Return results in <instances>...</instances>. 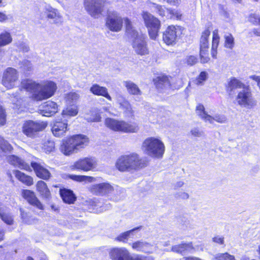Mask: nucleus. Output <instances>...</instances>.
<instances>
[{
	"instance_id": "obj_1",
	"label": "nucleus",
	"mask_w": 260,
	"mask_h": 260,
	"mask_svg": "<svg viewBox=\"0 0 260 260\" xmlns=\"http://www.w3.org/2000/svg\"><path fill=\"white\" fill-rule=\"evenodd\" d=\"M21 87L30 92L32 98L37 101L47 100L52 97L57 90L56 84L50 80L38 83L29 79H23L21 81Z\"/></svg>"
},
{
	"instance_id": "obj_2",
	"label": "nucleus",
	"mask_w": 260,
	"mask_h": 260,
	"mask_svg": "<svg viewBox=\"0 0 260 260\" xmlns=\"http://www.w3.org/2000/svg\"><path fill=\"white\" fill-rule=\"evenodd\" d=\"M145 166V160L134 152L120 156L116 162L117 169L121 172L138 170Z\"/></svg>"
},
{
	"instance_id": "obj_3",
	"label": "nucleus",
	"mask_w": 260,
	"mask_h": 260,
	"mask_svg": "<svg viewBox=\"0 0 260 260\" xmlns=\"http://www.w3.org/2000/svg\"><path fill=\"white\" fill-rule=\"evenodd\" d=\"M127 34L133 38L132 46L138 55H145L149 53V50L145 41V36L138 32L132 26L131 21L127 18L124 19Z\"/></svg>"
},
{
	"instance_id": "obj_4",
	"label": "nucleus",
	"mask_w": 260,
	"mask_h": 260,
	"mask_svg": "<svg viewBox=\"0 0 260 260\" xmlns=\"http://www.w3.org/2000/svg\"><path fill=\"white\" fill-rule=\"evenodd\" d=\"M142 149L147 155L157 158L162 157L165 146L162 141L156 137H148L143 142Z\"/></svg>"
},
{
	"instance_id": "obj_5",
	"label": "nucleus",
	"mask_w": 260,
	"mask_h": 260,
	"mask_svg": "<svg viewBox=\"0 0 260 260\" xmlns=\"http://www.w3.org/2000/svg\"><path fill=\"white\" fill-rule=\"evenodd\" d=\"M105 124L110 129L122 133H137L139 128L136 123H128L123 120H117L113 118H106Z\"/></svg>"
},
{
	"instance_id": "obj_6",
	"label": "nucleus",
	"mask_w": 260,
	"mask_h": 260,
	"mask_svg": "<svg viewBox=\"0 0 260 260\" xmlns=\"http://www.w3.org/2000/svg\"><path fill=\"white\" fill-rule=\"evenodd\" d=\"M236 103L242 108L251 109L257 105V101L253 96L251 89L248 87H243L240 90L235 98Z\"/></svg>"
},
{
	"instance_id": "obj_7",
	"label": "nucleus",
	"mask_w": 260,
	"mask_h": 260,
	"mask_svg": "<svg viewBox=\"0 0 260 260\" xmlns=\"http://www.w3.org/2000/svg\"><path fill=\"white\" fill-rule=\"evenodd\" d=\"M113 260H155L152 256H144L140 255H131L125 248H114L109 253Z\"/></svg>"
},
{
	"instance_id": "obj_8",
	"label": "nucleus",
	"mask_w": 260,
	"mask_h": 260,
	"mask_svg": "<svg viewBox=\"0 0 260 260\" xmlns=\"http://www.w3.org/2000/svg\"><path fill=\"white\" fill-rule=\"evenodd\" d=\"M46 122L41 121L26 120L22 126V132L27 137L35 138L38 133L44 130L47 126Z\"/></svg>"
},
{
	"instance_id": "obj_9",
	"label": "nucleus",
	"mask_w": 260,
	"mask_h": 260,
	"mask_svg": "<svg viewBox=\"0 0 260 260\" xmlns=\"http://www.w3.org/2000/svg\"><path fill=\"white\" fill-rule=\"evenodd\" d=\"M142 17L148 28L150 38L156 40L160 27V21L147 12H143Z\"/></svg>"
},
{
	"instance_id": "obj_10",
	"label": "nucleus",
	"mask_w": 260,
	"mask_h": 260,
	"mask_svg": "<svg viewBox=\"0 0 260 260\" xmlns=\"http://www.w3.org/2000/svg\"><path fill=\"white\" fill-rule=\"evenodd\" d=\"M196 113L206 123L213 124L214 121H216L222 123L226 121V118L224 115L216 114L214 116H211L208 114L202 104H199L196 107Z\"/></svg>"
},
{
	"instance_id": "obj_11",
	"label": "nucleus",
	"mask_w": 260,
	"mask_h": 260,
	"mask_svg": "<svg viewBox=\"0 0 260 260\" xmlns=\"http://www.w3.org/2000/svg\"><path fill=\"white\" fill-rule=\"evenodd\" d=\"M98 165L96 159L93 157L81 158L75 161L71 166L73 170L88 172L94 170Z\"/></svg>"
},
{
	"instance_id": "obj_12",
	"label": "nucleus",
	"mask_w": 260,
	"mask_h": 260,
	"mask_svg": "<svg viewBox=\"0 0 260 260\" xmlns=\"http://www.w3.org/2000/svg\"><path fill=\"white\" fill-rule=\"evenodd\" d=\"M18 79V71L13 68H7L3 73L2 84L7 89L13 88L16 85Z\"/></svg>"
},
{
	"instance_id": "obj_13",
	"label": "nucleus",
	"mask_w": 260,
	"mask_h": 260,
	"mask_svg": "<svg viewBox=\"0 0 260 260\" xmlns=\"http://www.w3.org/2000/svg\"><path fill=\"white\" fill-rule=\"evenodd\" d=\"M182 33L181 28L179 26H169L163 33V41L168 45L175 44Z\"/></svg>"
},
{
	"instance_id": "obj_14",
	"label": "nucleus",
	"mask_w": 260,
	"mask_h": 260,
	"mask_svg": "<svg viewBox=\"0 0 260 260\" xmlns=\"http://www.w3.org/2000/svg\"><path fill=\"white\" fill-rule=\"evenodd\" d=\"M105 3L104 0H84V7L91 16L97 17L103 12Z\"/></svg>"
},
{
	"instance_id": "obj_15",
	"label": "nucleus",
	"mask_w": 260,
	"mask_h": 260,
	"mask_svg": "<svg viewBox=\"0 0 260 260\" xmlns=\"http://www.w3.org/2000/svg\"><path fill=\"white\" fill-rule=\"evenodd\" d=\"M106 25L110 30L118 32L121 29L122 19L117 13H109L107 18Z\"/></svg>"
},
{
	"instance_id": "obj_16",
	"label": "nucleus",
	"mask_w": 260,
	"mask_h": 260,
	"mask_svg": "<svg viewBox=\"0 0 260 260\" xmlns=\"http://www.w3.org/2000/svg\"><path fill=\"white\" fill-rule=\"evenodd\" d=\"M90 190L95 195L108 196L114 191V187L109 182H105L92 185Z\"/></svg>"
},
{
	"instance_id": "obj_17",
	"label": "nucleus",
	"mask_w": 260,
	"mask_h": 260,
	"mask_svg": "<svg viewBox=\"0 0 260 260\" xmlns=\"http://www.w3.org/2000/svg\"><path fill=\"white\" fill-rule=\"evenodd\" d=\"M58 110L57 104L52 101L46 102L39 107L40 114L46 117L54 115L58 111Z\"/></svg>"
},
{
	"instance_id": "obj_18",
	"label": "nucleus",
	"mask_w": 260,
	"mask_h": 260,
	"mask_svg": "<svg viewBox=\"0 0 260 260\" xmlns=\"http://www.w3.org/2000/svg\"><path fill=\"white\" fill-rule=\"evenodd\" d=\"M22 197L31 205L40 210L43 209V206L39 201L34 191L28 189H23L21 191Z\"/></svg>"
},
{
	"instance_id": "obj_19",
	"label": "nucleus",
	"mask_w": 260,
	"mask_h": 260,
	"mask_svg": "<svg viewBox=\"0 0 260 260\" xmlns=\"http://www.w3.org/2000/svg\"><path fill=\"white\" fill-rule=\"evenodd\" d=\"M59 150L64 155L67 156L77 152L71 137L62 140Z\"/></svg>"
},
{
	"instance_id": "obj_20",
	"label": "nucleus",
	"mask_w": 260,
	"mask_h": 260,
	"mask_svg": "<svg viewBox=\"0 0 260 260\" xmlns=\"http://www.w3.org/2000/svg\"><path fill=\"white\" fill-rule=\"evenodd\" d=\"M31 167L34 169L36 175L43 179H48L51 175L50 172L41 164L31 162Z\"/></svg>"
},
{
	"instance_id": "obj_21",
	"label": "nucleus",
	"mask_w": 260,
	"mask_h": 260,
	"mask_svg": "<svg viewBox=\"0 0 260 260\" xmlns=\"http://www.w3.org/2000/svg\"><path fill=\"white\" fill-rule=\"evenodd\" d=\"M8 161L15 167H18L20 169L26 171H31V167L23 161V160L15 155H9L7 157Z\"/></svg>"
},
{
	"instance_id": "obj_22",
	"label": "nucleus",
	"mask_w": 260,
	"mask_h": 260,
	"mask_svg": "<svg viewBox=\"0 0 260 260\" xmlns=\"http://www.w3.org/2000/svg\"><path fill=\"white\" fill-rule=\"evenodd\" d=\"M68 131V123L67 122L56 121L52 127V132L55 137L63 136Z\"/></svg>"
},
{
	"instance_id": "obj_23",
	"label": "nucleus",
	"mask_w": 260,
	"mask_h": 260,
	"mask_svg": "<svg viewBox=\"0 0 260 260\" xmlns=\"http://www.w3.org/2000/svg\"><path fill=\"white\" fill-rule=\"evenodd\" d=\"M116 99L117 103L120 105V107L123 110L125 114L128 117H133L134 112L128 101L121 95H117Z\"/></svg>"
},
{
	"instance_id": "obj_24",
	"label": "nucleus",
	"mask_w": 260,
	"mask_h": 260,
	"mask_svg": "<svg viewBox=\"0 0 260 260\" xmlns=\"http://www.w3.org/2000/svg\"><path fill=\"white\" fill-rule=\"evenodd\" d=\"M132 248L138 251L145 253H152L153 252V246L143 241H138L131 244Z\"/></svg>"
},
{
	"instance_id": "obj_25",
	"label": "nucleus",
	"mask_w": 260,
	"mask_h": 260,
	"mask_svg": "<svg viewBox=\"0 0 260 260\" xmlns=\"http://www.w3.org/2000/svg\"><path fill=\"white\" fill-rule=\"evenodd\" d=\"M71 138L73 140V144L74 145L77 152H78L80 149L86 146L89 143L88 138L83 135H77L71 137Z\"/></svg>"
},
{
	"instance_id": "obj_26",
	"label": "nucleus",
	"mask_w": 260,
	"mask_h": 260,
	"mask_svg": "<svg viewBox=\"0 0 260 260\" xmlns=\"http://www.w3.org/2000/svg\"><path fill=\"white\" fill-rule=\"evenodd\" d=\"M90 91L94 95L102 96L109 101H112V98L109 94L107 88L105 87L94 84L90 88Z\"/></svg>"
},
{
	"instance_id": "obj_27",
	"label": "nucleus",
	"mask_w": 260,
	"mask_h": 260,
	"mask_svg": "<svg viewBox=\"0 0 260 260\" xmlns=\"http://www.w3.org/2000/svg\"><path fill=\"white\" fill-rule=\"evenodd\" d=\"M171 250L178 253H183L186 252H192L195 248L192 246V243H183L172 246Z\"/></svg>"
},
{
	"instance_id": "obj_28",
	"label": "nucleus",
	"mask_w": 260,
	"mask_h": 260,
	"mask_svg": "<svg viewBox=\"0 0 260 260\" xmlns=\"http://www.w3.org/2000/svg\"><path fill=\"white\" fill-rule=\"evenodd\" d=\"M45 13L48 18L52 19L55 23H58L61 21V17L58 11L50 6L45 7Z\"/></svg>"
},
{
	"instance_id": "obj_29",
	"label": "nucleus",
	"mask_w": 260,
	"mask_h": 260,
	"mask_svg": "<svg viewBox=\"0 0 260 260\" xmlns=\"http://www.w3.org/2000/svg\"><path fill=\"white\" fill-rule=\"evenodd\" d=\"M154 81L156 88L159 90L168 88L171 86L169 78L166 76L158 77Z\"/></svg>"
},
{
	"instance_id": "obj_30",
	"label": "nucleus",
	"mask_w": 260,
	"mask_h": 260,
	"mask_svg": "<svg viewBox=\"0 0 260 260\" xmlns=\"http://www.w3.org/2000/svg\"><path fill=\"white\" fill-rule=\"evenodd\" d=\"M244 85L240 80L233 78L228 82L226 90L230 95H232L235 90L244 87Z\"/></svg>"
},
{
	"instance_id": "obj_31",
	"label": "nucleus",
	"mask_w": 260,
	"mask_h": 260,
	"mask_svg": "<svg viewBox=\"0 0 260 260\" xmlns=\"http://www.w3.org/2000/svg\"><path fill=\"white\" fill-rule=\"evenodd\" d=\"M14 174L16 178L24 184L30 186L33 184V179L30 176H27L18 170L14 171Z\"/></svg>"
},
{
	"instance_id": "obj_32",
	"label": "nucleus",
	"mask_w": 260,
	"mask_h": 260,
	"mask_svg": "<svg viewBox=\"0 0 260 260\" xmlns=\"http://www.w3.org/2000/svg\"><path fill=\"white\" fill-rule=\"evenodd\" d=\"M60 196L63 200V201L67 203L72 204L75 200V197L73 191L67 189H62L60 190Z\"/></svg>"
},
{
	"instance_id": "obj_33",
	"label": "nucleus",
	"mask_w": 260,
	"mask_h": 260,
	"mask_svg": "<svg viewBox=\"0 0 260 260\" xmlns=\"http://www.w3.org/2000/svg\"><path fill=\"white\" fill-rule=\"evenodd\" d=\"M124 86L126 87L127 92L133 95H140L141 91L138 86L134 82L126 81L123 82Z\"/></svg>"
},
{
	"instance_id": "obj_34",
	"label": "nucleus",
	"mask_w": 260,
	"mask_h": 260,
	"mask_svg": "<svg viewBox=\"0 0 260 260\" xmlns=\"http://www.w3.org/2000/svg\"><path fill=\"white\" fill-rule=\"evenodd\" d=\"M210 31L208 29L205 30L202 35L200 41V50H205L208 51L209 47L208 38Z\"/></svg>"
},
{
	"instance_id": "obj_35",
	"label": "nucleus",
	"mask_w": 260,
	"mask_h": 260,
	"mask_svg": "<svg viewBox=\"0 0 260 260\" xmlns=\"http://www.w3.org/2000/svg\"><path fill=\"white\" fill-rule=\"evenodd\" d=\"M37 189L43 198H48L50 196V191L46 184L43 181H39L37 184Z\"/></svg>"
},
{
	"instance_id": "obj_36",
	"label": "nucleus",
	"mask_w": 260,
	"mask_h": 260,
	"mask_svg": "<svg viewBox=\"0 0 260 260\" xmlns=\"http://www.w3.org/2000/svg\"><path fill=\"white\" fill-rule=\"evenodd\" d=\"M12 150V147L7 141H5L0 136V156L6 155L8 152H10Z\"/></svg>"
},
{
	"instance_id": "obj_37",
	"label": "nucleus",
	"mask_w": 260,
	"mask_h": 260,
	"mask_svg": "<svg viewBox=\"0 0 260 260\" xmlns=\"http://www.w3.org/2000/svg\"><path fill=\"white\" fill-rule=\"evenodd\" d=\"M12 41V38L9 32L5 31L0 34V47L6 46Z\"/></svg>"
},
{
	"instance_id": "obj_38",
	"label": "nucleus",
	"mask_w": 260,
	"mask_h": 260,
	"mask_svg": "<svg viewBox=\"0 0 260 260\" xmlns=\"http://www.w3.org/2000/svg\"><path fill=\"white\" fill-rule=\"evenodd\" d=\"M141 228V226L134 228L131 230L127 231L120 234L116 238V240L122 242H126L128 238L133 235V233Z\"/></svg>"
},
{
	"instance_id": "obj_39",
	"label": "nucleus",
	"mask_w": 260,
	"mask_h": 260,
	"mask_svg": "<svg viewBox=\"0 0 260 260\" xmlns=\"http://www.w3.org/2000/svg\"><path fill=\"white\" fill-rule=\"evenodd\" d=\"M20 68L23 73L27 75L33 70V66L31 63L28 60H23L19 64Z\"/></svg>"
},
{
	"instance_id": "obj_40",
	"label": "nucleus",
	"mask_w": 260,
	"mask_h": 260,
	"mask_svg": "<svg viewBox=\"0 0 260 260\" xmlns=\"http://www.w3.org/2000/svg\"><path fill=\"white\" fill-rule=\"evenodd\" d=\"M78 113V107L75 105L68 106L62 112L63 115L75 116Z\"/></svg>"
},
{
	"instance_id": "obj_41",
	"label": "nucleus",
	"mask_w": 260,
	"mask_h": 260,
	"mask_svg": "<svg viewBox=\"0 0 260 260\" xmlns=\"http://www.w3.org/2000/svg\"><path fill=\"white\" fill-rule=\"evenodd\" d=\"M70 178L73 180L78 182H91L95 181V178L91 176L84 175H72L70 176Z\"/></svg>"
},
{
	"instance_id": "obj_42",
	"label": "nucleus",
	"mask_w": 260,
	"mask_h": 260,
	"mask_svg": "<svg viewBox=\"0 0 260 260\" xmlns=\"http://www.w3.org/2000/svg\"><path fill=\"white\" fill-rule=\"evenodd\" d=\"M154 8L156 13L162 17H169L170 9L166 8L164 6L154 4Z\"/></svg>"
},
{
	"instance_id": "obj_43",
	"label": "nucleus",
	"mask_w": 260,
	"mask_h": 260,
	"mask_svg": "<svg viewBox=\"0 0 260 260\" xmlns=\"http://www.w3.org/2000/svg\"><path fill=\"white\" fill-rule=\"evenodd\" d=\"M79 95L77 92H70L66 95L65 99L67 104L74 105L79 99Z\"/></svg>"
},
{
	"instance_id": "obj_44",
	"label": "nucleus",
	"mask_w": 260,
	"mask_h": 260,
	"mask_svg": "<svg viewBox=\"0 0 260 260\" xmlns=\"http://www.w3.org/2000/svg\"><path fill=\"white\" fill-rule=\"evenodd\" d=\"M0 217L4 222L8 224H12L13 222V219L11 215L6 212L4 208L0 211Z\"/></svg>"
},
{
	"instance_id": "obj_45",
	"label": "nucleus",
	"mask_w": 260,
	"mask_h": 260,
	"mask_svg": "<svg viewBox=\"0 0 260 260\" xmlns=\"http://www.w3.org/2000/svg\"><path fill=\"white\" fill-rule=\"evenodd\" d=\"M92 210L96 212H102L108 209L109 207H110V205L106 206H101V204L100 203H97L95 201H92Z\"/></svg>"
},
{
	"instance_id": "obj_46",
	"label": "nucleus",
	"mask_w": 260,
	"mask_h": 260,
	"mask_svg": "<svg viewBox=\"0 0 260 260\" xmlns=\"http://www.w3.org/2000/svg\"><path fill=\"white\" fill-rule=\"evenodd\" d=\"M224 46L226 48L232 49L234 46V39L231 34H226L224 36Z\"/></svg>"
},
{
	"instance_id": "obj_47",
	"label": "nucleus",
	"mask_w": 260,
	"mask_h": 260,
	"mask_svg": "<svg viewBox=\"0 0 260 260\" xmlns=\"http://www.w3.org/2000/svg\"><path fill=\"white\" fill-rule=\"evenodd\" d=\"M219 40H220V37L218 35V29L214 30L212 32V48L213 49H217L218 44H219Z\"/></svg>"
},
{
	"instance_id": "obj_48",
	"label": "nucleus",
	"mask_w": 260,
	"mask_h": 260,
	"mask_svg": "<svg viewBox=\"0 0 260 260\" xmlns=\"http://www.w3.org/2000/svg\"><path fill=\"white\" fill-rule=\"evenodd\" d=\"M21 218L23 221L27 224H30L35 223V219L31 218L28 214L23 209H20Z\"/></svg>"
},
{
	"instance_id": "obj_49",
	"label": "nucleus",
	"mask_w": 260,
	"mask_h": 260,
	"mask_svg": "<svg viewBox=\"0 0 260 260\" xmlns=\"http://www.w3.org/2000/svg\"><path fill=\"white\" fill-rule=\"evenodd\" d=\"M85 119L88 122H99L101 121V117L99 113L92 111L90 115H87Z\"/></svg>"
},
{
	"instance_id": "obj_50",
	"label": "nucleus",
	"mask_w": 260,
	"mask_h": 260,
	"mask_svg": "<svg viewBox=\"0 0 260 260\" xmlns=\"http://www.w3.org/2000/svg\"><path fill=\"white\" fill-rule=\"evenodd\" d=\"M182 13L180 10L170 9L169 17L168 18L180 20L182 18Z\"/></svg>"
},
{
	"instance_id": "obj_51",
	"label": "nucleus",
	"mask_w": 260,
	"mask_h": 260,
	"mask_svg": "<svg viewBox=\"0 0 260 260\" xmlns=\"http://www.w3.org/2000/svg\"><path fill=\"white\" fill-rule=\"evenodd\" d=\"M208 74L206 72H202L196 80V84L198 85H202L207 80Z\"/></svg>"
},
{
	"instance_id": "obj_52",
	"label": "nucleus",
	"mask_w": 260,
	"mask_h": 260,
	"mask_svg": "<svg viewBox=\"0 0 260 260\" xmlns=\"http://www.w3.org/2000/svg\"><path fill=\"white\" fill-rule=\"evenodd\" d=\"M248 21L255 25L260 26V17L256 14H251L248 17Z\"/></svg>"
},
{
	"instance_id": "obj_53",
	"label": "nucleus",
	"mask_w": 260,
	"mask_h": 260,
	"mask_svg": "<svg viewBox=\"0 0 260 260\" xmlns=\"http://www.w3.org/2000/svg\"><path fill=\"white\" fill-rule=\"evenodd\" d=\"M215 258L216 260H235L234 256L228 253L218 254L216 255Z\"/></svg>"
},
{
	"instance_id": "obj_54",
	"label": "nucleus",
	"mask_w": 260,
	"mask_h": 260,
	"mask_svg": "<svg viewBox=\"0 0 260 260\" xmlns=\"http://www.w3.org/2000/svg\"><path fill=\"white\" fill-rule=\"evenodd\" d=\"M207 52L208 51H205V50H200V58L202 63H207L209 60L210 58Z\"/></svg>"
},
{
	"instance_id": "obj_55",
	"label": "nucleus",
	"mask_w": 260,
	"mask_h": 260,
	"mask_svg": "<svg viewBox=\"0 0 260 260\" xmlns=\"http://www.w3.org/2000/svg\"><path fill=\"white\" fill-rule=\"evenodd\" d=\"M191 134L196 137H201L204 136V132L200 129L199 127H194L190 131Z\"/></svg>"
},
{
	"instance_id": "obj_56",
	"label": "nucleus",
	"mask_w": 260,
	"mask_h": 260,
	"mask_svg": "<svg viewBox=\"0 0 260 260\" xmlns=\"http://www.w3.org/2000/svg\"><path fill=\"white\" fill-rule=\"evenodd\" d=\"M6 123V114L2 107L0 106V125H3Z\"/></svg>"
},
{
	"instance_id": "obj_57",
	"label": "nucleus",
	"mask_w": 260,
	"mask_h": 260,
	"mask_svg": "<svg viewBox=\"0 0 260 260\" xmlns=\"http://www.w3.org/2000/svg\"><path fill=\"white\" fill-rule=\"evenodd\" d=\"M198 61L197 58L194 56H189L186 58V62L188 65L192 66Z\"/></svg>"
},
{
	"instance_id": "obj_58",
	"label": "nucleus",
	"mask_w": 260,
	"mask_h": 260,
	"mask_svg": "<svg viewBox=\"0 0 260 260\" xmlns=\"http://www.w3.org/2000/svg\"><path fill=\"white\" fill-rule=\"evenodd\" d=\"M251 37L253 36L260 37V28H254L249 32Z\"/></svg>"
},
{
	"instance_id": "obj_59",
	"label": "nucleus",
	"mask_w": 260,
	"mask_h": 260,
	"mask_svg": "<svg viewBox=\"0 0 260 260\" xmlns=\"http://www.w3.org/2000/svg\"><path fill=\"white\" fill-rule=\"evenodd\" d=\"M213 241L220 244L224 243V238L220 236H216L213 238Z\"/></svg>"
},
{
	"instance_id": "obj_60",
	"label": "nucleus",
	"mask_w": 260,
	"mask_h": 260,
	"mask_svg": "<svg viewBox=\"0 0 260 260\" xmlns=\"http://www.w3.org/2000/svg\"><path fill=\"white\" fill-rule=\"evenodd\" d=\"M167 3L173 6H179L181 4V0H166Z\"/></svg>"
},
{
	"instance_id": "obj_61",
	"label": "nucleus",
	"mask_w": 260,
	"mask_h": 260,
	"mask_svg": "<svg viewBox=\"0 0 260 260\" xmlns=\"http://www.w3.org/2000/svg\"><path fill=\"white\" fill-rule=\"evenodd\" d=\"M249 78L253 80L256 83L257 85L260 90V76L252 75L249 76Z\"/></svg>"
},
{
	"instance_id": "obj_62",
	"label": "nucleus",
	"mask_w": 260,
	"mask_h": 260,
	"mask_svg": "<svg viewBox=\"0 0 260 260\" xmlns=\"http://www.w3.org/2000/svg\"><path fill=\"white\" fill-rule=\"evenodd\" d=\"M20 49L24 52H27L29 51V47L28 45L24 44L20 45Z\"/></svg>"
},
{
	"instance_id": "obj_63",
	"label": "nucleus",
	"mask_w": 260,
	"mask_h": 260,
	"mask_svg": "<svg viewBox=\"0 0 260 260\" xmlns=\"http://www.w3.org/2000/svg\"><path fill=\"white\" fill-rule=\"evenodd\" d=\"M178 196L183 199H187L189 197L188 194L185 192H181L179 193Z\"/></svg>"
},
{
	"instance_id": "obj_64",
	"label": "nucleus",
	"mask_w": 260,
	"mask_h": 260,
	"mask_svg": "<svg viewBox=\"0 0 260 260\" xmlns=\"http://www.w3.org/2000/svg\"><path fill=\"white\" fill-rule=\"evenodd\" d=\"M8 19V17L4 13L0 12V22H3Z\"/></svg>"
}]
</instances>
